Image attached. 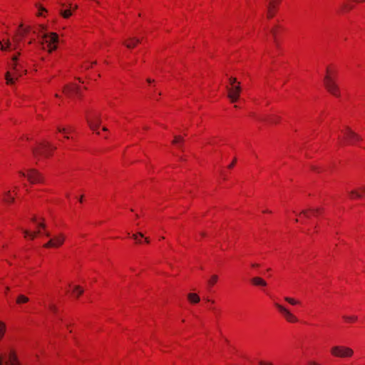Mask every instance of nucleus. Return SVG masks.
<instances>
[{"label":"nucleus","mask_w":365,"mask_h":365,"mask_svg":"<svg viewBox=\"0 0 365 365\" xmlns=\"http://www.w3.org/2000/svg\"><path fill=\"white\" fill-rule=\"evenodd\" d=\"M19 27H20V29H22L21 32L20 33V35L21 36L22 38H24V36L29 32L30 27L28 26V27L24 29L23 28V24H21Z\"/></svg>","instance_id":"23"},{"label":"nucleus","mask_w":365,"mask_h":365,"mask_svg":"<svg viewBox=\"0 0 365 365\" xmlns=\"http://www.w3.org/2000/svg\"><path fill=\"white\" fill-rule=\"evenodd\" d=\"M143 237V234L141 232H139L138 234L133 235L132 237L135 240L137 243H140L141 240L138 237Z\"/></svg>","instance_id":"29"},{"label":"nucleus","mask_w":365,"mask_h":365,"mask_svg":"<svg viewBox=\"0 0 365 365\" xmlns=\"http://www.w3.org/2000/svg\"><path fill=\"white\" fill-rule=\"evenodd\" d=\"M49 309H50L52 312H56V311H57V308H56V307L55 305H53V304H51V305H50V306H49Z\"/></svg>","instance_id":"38"},{"label":"nucleus","mask_w":365,"mask_h":365,"mask_svg":"<svg viewBox=\"0 0 365 365\" xmlns=\"http://www.w3.org/2000/svg\"><path fill=\"white\" fill-rule=\"evenodd\" d=\"M86 121L90 128L93 131H96L97 134H99V132L97 130L101 123V116L95 113L88 114L86 115Z\"/></svg>","instance_id":"7"},{"label":"nucleus","mask_w":365,"mask_h":365,"mask_svg":"<svg viewBox=\"0 0 365 365\" xmlns=\"http://www.w3.org/2000/svg\"><path fill=\"white\" fill-rule=\"evenodd\" d=\"M63 91L68 96H71L73 94L80 95V88L76 84L65 86Z\"/></svg>","instance_id":"13"},{"label":"nucleus","mask_w":365,"mask_h":365,"mask_svg":"<svg viewBox=\"0 0 365 365\" xmlns=\"http://www.w3.org/2000/svg\"><path fill=\"white\" fill-rule=\"evenodd\" d=\"M361 190H362L363 192H365V188H361Z\"/></svg>","instance_id":"59"},{"label":"nucleus","mask_w":365,"mask_h":365,"mask_svg":"<svg viewBox=\"0 0 365 365\" xmlns=\"http://www.w3.org/2000/svg\"><path fill=\"white\" fill-rule=\"evenodd\" d=\"M65 240V236L63 234H59L58 235H56L53 237V238H51L50 240L43 245V247L45 248H50V247H58L61 246Z\"/></svg>","instance_id":"10"},{"label":"nucleus","mask_w":365,"mask_h":365,"mask_svg":"<svg viewBox=\"0 0 365 365\" xmlns=\"http://www.w3.org/2000/svg\"><path fill=\"white\" fill-rule=\"evenodd\" d=\"M272 36H273V38H274V41L276 43V45H277V38H276V36H277V31L275 29H272L271 31H270Z\"/></svg>","instance_id":"31"},{"label":"nucleus","mask_w":365,"mask_h":365,"mask_svg":"<svg viewBox=\"0 0 365 365\" xmlns=\"http://www.w3.org/2000/svg\"><path fill=\"white\" fill-rule=\"evenodd\" d=\"M83 292V290L79 287V286H76L74 287V289L73 291V293L74 294H76L77 297L80 296L81 294H82Z\"/></svg>","instance_id":"25"},{"label":"nucleus","mask_w":365,"mask_h":365,"mask_svg":"<svg viewBox=\"0 0 365 365\" xmlns=\"http://www.w3.org/2000/svg\"><path fill=\"white\" fill-rule=\"evenodd\" d=\"M218 277L216 274H213L211 278L208 281V284L210 286H213L217 281Z\"/></svg>","instance_id":"24"},{"label":"nucleus","mask_w":365,"mask_h":365,"mask_svg":"<svg viewBox=\"0 0 365 365\" xmlns=\"http://www.w3.org/2000/svg\"><path fill=\"white\" fill-rule=\"evenodd\" d=\"M331 353L338 357H350L353 355L354 351L349 347L336 346L331 348Z\"/></svg>","instance_id":"6"},{"label":"nucleus","mask_w":365,"mask_h":365,"mask_svg":"<svg viewBox=\"0 0 365 365\" xmlns=\"http://www.w3.org/2000/svg\"><path fill=\"white\" fill-rule=\"evenodd\" d=\"M344 143L349 145H354L356 142L362 140L361 137L353 131L349 127H346L344 132Z\"/></svg>","instance_id":"5"},{"label":"nucleus","mask_w":365,"mask_h":365,"mask_svg":"<svg viewBox=\"0 0 365 365\" xmlns=\"http://www.w3.org/2000/svg\"><path fill=\"white\" fill-rule=\"evenodd\" d=\"M140 42V39L136 37H130L128 42H124L125 46L128 48H134L137 43Z\"/></svg>","instance_id":"14"},{"label":"nucleus","mask_w":365,"mask_h":365,"mask_svg":"<svg viewBox=\"0 0 365 365\" xmlns=\"http://www.w3.org/2000/svg\"><path fill=\"white\" fill-rule=\"evenodd\" d=\"M350 195L351 197H356V198H361L362 197V194L361 192H359L356 190H352L350 192Z\"/></svg>","instance_id":"28"},{"label":"nucleus","mask_w":365,"mask_h":365,"mask_svg":"<svg viewBox=\"0 0 365 365\" xmlns=\"http://www.w3.org/2000/svg\"><path fill=\"white\" fill-rule=\"evenodd\" d=\"M90 67H91V66H89L88 64L82 66V68H84L85 70L90 68Z\"/></svg>","instance_id":"44"},{"label":"nucleus","mask_w":365,"mask_h":365,"mask_svg":"<svg viewBox=\"0 0 365 365\" xmlns=\"http://www.w3.org/2000/svg\"><path fill=\"white\" fill-rule=\"evenodd\" d=\"M21 38H22L21 36V38H17L16 36L14 37V38H13V40L14 41V46H12L11 43L10 42V41L9 39L0 41L1 50V51H11V50L16 49L19 46V42L21 40Z\"/></svg>","instance_id":"9"},{"label":"nucleus","mask_w":365,"mask_h":365,"mask_svg":"<svg viewBox=\"0 0 365 365\" xmlns=\"http://www.w3.org/2000/svg\"><path fill=\"white\" fill-rule=\"evenodd\" d=\"M259 365H274V364L270 361H259Z\"/></svg>","instance_id":"36"},{"label":"nucleus","mask_w":365,"mask_h":365,"mask_svg":"<svg viewBox=\"0 0 365 365\" xmlns=\"http://www.w3.org/2000/svg\"><path fill=\"white\" fill-rule=\"evenodd\" d=\"M275 306L287 322L291 323H295L298 322V319L297 318V317H295L292 313H291L289 310H288L286 307L278 303H276Z\"/></svg>","instance_id":"11"},{"label":"nucleus","mask_w":365,"mask_h":365,"mask_svg":"<svg viewBox=\"0 0 365 365\" xmlns=\"http://www.w3.org/2000/svg\"><path fill=\"white\" fill-rule=\"evenodd\" d=\"M252 283L256 286H267V282L261 277H255L251 279Z\"/></svg>","instance_id":"15"},{"label":"nucleus","mask_w":365,"mask_h":365,"mask_svg":"<svg viewBox=\"0 0 365 365\" xmlns=\"http://www.w3.org/2000/svg\"><path fill=\"white\" fill-rule=\"evenodd\" d=\"M343 318L345 321H346L347 322H354L357 320V317L356 316H347V315H344L343 316Z\"/></svg>","instance_id":"21"},{"label":"nucleus","mask_w":365,"mask_h":365,"mask_svg":"<svg viewBox=\"0 0 365 365\" xmlns=\"http://www.w3.org/2000/svg\"><path fill=\"white\" fill-rule=\"evenodd\" d=\"M251 266H252V267H258L259 265V264H257V263H252V264H251Z\"/></svg>","instance_id":"46"},{"label":"nucleus","mask_w":365,"mask_h":365,"mask_svg":"<svg viewBox=\"0 0 365 365\" xmlns=\"http://www.w3.org/2000/svg\"><path fill=\"white\" fill-rule=\"evenodd\" d=\"M229 81H230V83L231 86H235V83H237V79L235 78L231 77V78H230Z\"/></svg>","instance_id":"35"},{"label":"nucleus","mask_w":365,"mask_h":365,"mask_svg":"<svg viewBox=\"0 0 365 365\" xmlns=\"http://www.w3.org/2000/svg\"><path fill=\"white\" fill-rule=\"evenodd\" d=\"M58 132H61V133H66V130L65 128H61L60 127L58 128Z\"/></svg>","instance_id":"43"},{"label":"nucleus","mask_w":365,"mask_h":365,"mask_svg":"<svg viewBox=\"0 0 365 365\" xmlns=\"http://www.w3.org/2000/svg\"><path fill=\"white\" fill-rule=\"evenodd\" d=\"M103 131H107V130H108V128H107L106 127H103Z\"/></svg>","instance_id":"52"},{"label":"nucleus","mask_w":365,"mask_h":365,"mask_svg":"<svg viewBox=\"0 0 365 365\" xmlns=\"http://www.w3.org/2000/svg\"><path fill=\"white\" fill-rule=\"evenodd\" d=\"M309 211L312 212L313 215H317L320 213L321 209L316 208V209H309Z\"/></svg>","instance_id":"32"},{"label":"nucleus","mask_w":365,"mask_h":365,"mask_svg":"<svg viewBox=\"0 0 365 365\" xmlns=\"http://www.w3.org/2000/svg\"><path fill=\"white\" fill-rule=\"evenodd\" d=\"M41 38V44L43 49L48 48V52H52L57 48L56 43L58 36L56 33H43L39 35Z\"/></svg>","instance_id":"2"},{"label":"nucleus","mask_w":365,"mask_h":365,"mask_svg":"<svg viewBox=\"0 0 365 365\" xmlns=\"http://www.w3.org/2000/svg\"><path fill=\"white\" fill-rule=\"evenodd\" d=\"M236 163V158L228 165V168H232Z\"/></svg>","instance_id":"39"},{"label":"nucleus","mask_w":365,"mask_h":365,"mask_svg":"<svg viewBox=\"0 0 365 365\" xmlns=\"http://www.w3.org/2000/svg\"><path fill=\"white\" fill-rule=\"evenodd\" d=\"M6 331V325L4 323L0 322V339H1Z\"/></svg>","instance_id":"26"},{"label":"nucleus","mask_w":365,"mask_h":365,"mask_svg":"<svg viewBox=\"0 0 365 365\" xmlns=\"http://www.w3.org/2000/svg\"><path fill=\"white\" fill-rule=\"evenodd\" d=\"M275 6L273 2H269L267 8V18L272 19L274 16Z\"/></svg>","instance_id":"16"},{"label":"nucleus","mask_w":365,"mask_h":365,"mask_svg":"<svg viewBox=\"0 0 365 365\" xmlns=\"http://www.w3.org/2000/svg\"><path fill=\"white\" fill-rule=\"evenodd\" d=\"M187 299L192 304L198 303L200 300V297L197 294H195V293L188 294Z\"/></svg>","instance_id":"17"},{"label":"nucleus","mask_w":365,"mask_h":365,"mask_svg":"<svg viewBox=\"0 0 365 365\" xmlns=\"http://www.w3.org/2000/svg\"><path fill=\"white\" fill-rule=\"evenodd\" d=\"M32 43V40H30L29 43L31 44Z\"/></svg>","instance_id":"58"},{"label":"nucleus","mask_w":365,"mask_h":365,"mask_svg":"<svg viewBox=\"0 0 365 365\" xmlns=\"http://www.w3.org/2000/svg\"><path fill=\"white\" fill-rule=\"evenodd\" d=\"M327 73L324 76V83L327 91L334 96H339V88L334 80L331 77L329 70L327 71Z\"/></svg>","instance_id":"3"},{"label":"nucleus","mask_w":365,"mask_h":365,"mask_svg":"<svg viewBox=\"0 0 365 365\" xmlns=\"http://www.w3.org/2000/svg\"><path fill=\"white\" fill-rule=\"evenodd\" d=\"M352 9V6L348 4H344L342 5V9H344V10H350Z\"/></svg>","instance_id":"33"},{"label":"nucleus","mask_w":365,"mask_h":365,"mask_svg":"<svg viewBox=\"0 0 365 365\" xmlns=\"http://www.w3.org/2000/svg\"><path fill=\"white\" fill-rule=\"evenodd\" d=\"M19 174L21 176L27 177L28 180L32 183L41 182L43 181L41 175L34 169L28 170L27 174L22 171H20Z\"/></svg>","instance_id":"8"},{"label":"nucleus","mask_w":365,"mask_h":365,"mask_svg":"<svg viewBox=\"0 0 365 365\" xmlns=\"http://www.w3.org/2000/svg\"><path fill=\"white\" fill-rule=\"evenodd\" d=\"M227 89L228 91L227 96L230 99L231 102H236L238 100L241 92L240 83H238L237 85L232 86L231 87L227 86Z\"/></svg>","instance_id":"12"},{"label":"nucleus","mask_w":365,"mask_h":365,"mask_svg":"<svg viewBox=\"0 0 365 365\" xmlns=\"http://www.w3.org/2000/svg\"><path fill=\"white\" fill-rule=\"evenodd\" d=\"M5 197L4 198V201L6 202H12L14 201V197H11L10 195V191H7L5 192Z\"/></svg>","instance_id":"20"},{"label":"nucleus","mask_w":365,"mask_h":365,"mask_svg":"<svg viewBox=\"0 0 365 365\" xmlns=\"http://www.w3.org/2000/svg\"><path fill=\"white\" fill-rule=\"evenodd\" d=\"M0 365H3L2 359L0 358Z\"/></svg>","instance_id":"54"},{"label":"nucleus","mask_w":365,"mask_h":365,"mask_svg":"<svg viewBox=\"0 0 365 365\" xmlns=\"http://www.w3.org/2000/svg\"><path fill=\"white\" fill-rule=\"evenodd\" d=\"M270 2H273L274 6H275V9L277 8V5L279 3V0H273V1H271Z\"/></svg>","instance_id":"42"},{"label":"nucleus","mask_w":365,"mask_h":365,"mask_svg":"<svg viewBox=\"0 0 365 365\" xmlns=\"http://www.w3.org/2000/svg\"><path fill=\"white\" fill-rule=\"evenodd\" d=\"M56 147L51 145L48 143H42L36 148H33L32 151L35 157L45 156L48 157L52 150H54Z\"/></svg>","instance_id":"4"},{"label":"nucleus","mask_w":365,"mask_h":365,"mask_svg":"<svg viewBox=\"0 0 365 365\" xmlns=\"http://www.w3.org/2000/svg\"><path fill=\"white\" fill-rule=\"evenodd\" d=\"M183 138L180 136H175L174 140L173 141V144L178 145L179 143L182 142Z\"/></svg>","instance_id":"30"},{"label":"nucleus","mask_w":365,"mask_h":365,"mask_svg":"<svg viewBox=\"0 0 365 365\" xmlns=\"http://www.w3.org/2000/svg\"><path fill=\"white\" fill-rule=\"evenodd\" d=\"M145 242H147V243H149V242H150L149 239H148V238H147V237H146V238H145Z\"/></svg>","instance_id":"50"},{"label":"nucleus","mask_w":365,"mask_h":365,"mask_svg":"<svg viewBox=\"0 0 365 365\" xmlns=\"http://www.w3.org/2000/svg\"><path fill=\"white\" fill-rule=\"evenodd\" d=\"M29 301V299L24 294H19L16 298V303L18 304L27 303Z\"/></svg>","instance_id":"18"},{"label":"nucleus","mask_w":365,"mask_h":365,"mask_svg":"<svg viewBox=\"0 0 365 365\" xmlns=\"http://www.w3.org/2000/svg\"><path fill=\"white\" fill-rule=\"evenodd\" d=\"M38 226L39 227H41V228H45V227H46L45 224H44V223H43V222H42V223H38Z\"/></svg>","instance_id":"45"},{"label":"nucleus","mask_w":365,"mask_h":365,"mask_svg":"<svg viewBox=\"0 0 365 365\" xmlns=\"http://www.w3.org/2000/svg\"><path fill=\"white\" fill-rule=\"evenodd\" d=\"M23 232H24V235H25V236H26H26H29V237H30V238H31V240L35 239V237H36V235H37L38 234H39V231L34 232H29L28 230H24Z\"/></svg>","instance_id":"19"},{"label":"nucleus","mask_w":365,"mask_h":365,"mask_svg":"<svg viewBox=\"0 0 365 365\" xmlns=\"http://www.w3.org/2000/svg\"><path fill=\"white\" fill-rule=\"evenodd\" d=\"M301 215H303L305 217H309V215H308V210L302 211Z\"/></svg>","instance_id":"37"},{"label":"nucleus","mask_w":365,"mask_h":365,"mask_svg":"<svg viewBox=\"0 0 365 365\" xmlns=\"http://www.w3.org/2000/svg\"><path fill=\"white\" fill-rule=\"evenodd\" d=\"M96 63H97V62H96V61H93V62H91V66H92V65H96Z\"/></svg>","instance_id":"51"},{"label":"nucleus","mask_w":365,"mask_h":365,"mask_svg":"<svg viewBox=\"0 0 365 365\" xmlns=\"http://www.w3.org/2000/svg\"><path fill=\"white\" fill-rule=\"evenodd\" d=\"M148 83H150L153 81V80H151L150 78L147 79Z\"/></svg>","instance_id":"48"},{"label":"nucleus","mask_w":365,"mask_h":365,"mask_svg":"<svg viewBox=\"0 0 365 365\" xmlns=\"http://www.w3.org/2000/svg\"><path fill=\"white\" fill-rule=\"evenodd\" d=\"M15 359H16L15 356L13 354H11L10 356H9V360H10V362H11V365H16L14 363V361Z\"/></svg>","instance_id":"34"},{"label":"nucleus","mask_w":365,"mask_h":365,"mask_svg":"<svg viewBox=\"0 0 365 365\" xmlns=\"http://www.w3.org/2000/svg\"><path fill=\"white\" fill-rule=\"evenodd\" d=\"M45 235L47 237H49L51 236V234L48 232H45Z\"/></svg>","instance_id":"47"},{"label":"nucleus","mask_w":365,"mask_h":365,"mask_svg":"<svg viewBox=\"0 0 365 365\" xmlns=\"http://www.w3.org/2000/svg\"><path fill=\"white\" fill-rule=\"evenodd\" d=\"M19 55L20 53L19 52L17 55H14L11 57L12 63L11 64V68L13 73H11L9 71L6 73L5 78L7 84H13L15 78L17 79L19 77L21 76L23 73L26 72L24 68L23 64L21 63H18V58Z\"/></svg>","instance_id":"1"},{"label":"nucleus","mask_w":365,"mask_h":365,"mask_svg":"<svg viewBox=\"0 0 365 365\" xmlns=\"http://www.w3.org/2000/svg\"><path fill=\"white\" fill-rule=\"evenodd\" d=\"M201 235H202V237H204V236H205V232H201Z\"/></svg>","instance_id":"56"},{"label":"nucleus","mask_w":365,"mask_h":365,"mask_svg":"<svg viewBox=\"0 0 365 365\" xmlns=\"http://www.w3.org/2000/svg\"><path fill=\"white\" fill-rule=\"evenodd\" d=\"M278 118H277V117H276V118H271V119L269 120V122H270V123H277V121Z\"/></svg>","instance_id":"41"},{"label":"nucleus","mask_w":365,"mask_h":365,"mask_svg":"<svg viewBox=\"0 0 365 365\" xmlns=\"http://www.w3.org/2000/svg\"><path fill=\"white\" fill-rule=\"evenodd\" d=\"M31 220L35 222L36 221V217H32Z\"/></svg>","instance_id":"49"},{"label":"nucleus","mask_w":365,"mask_h":365,"mask_svg":"<svg viewBox=\"0 0 365 365\" xmlns=\"http://www.w3.org/2000/svg\"><path fill=\"white\" fill-rule=\"evenodd\" d=\"M60 14L65 19H67V18L70 17L71 16V14H72V13H71L70 9L61 10L60 11Z\"/></svg>","instance_id":"22"},{"label":"nucleus","mask_w":365,"mask_h":365,"mask_svg":"<svg viewBox=\"0 0 365 365\" xmlns=\"http://www.w3.org/2000/svg\"><path fill=\"white\" fill-rule=\"evenodd\" d=\"M264 212H271L269 210H264Z\"/></svg>","instance_id":"57"},{"label":"nucleus","mask_w":365,"mask_h":365,"mask_svg":"<svg viewBox=\"0 0 365 365\" xmlns=\"http://www.w3.org/2000/svg\"><path fill=\"white\" fill-rule=\"evenodd\" d=\"M284 300L286 302H287L288 303H289L290 304H292V305H296V304H298L299 303L298 301L295 300L294 299L291 298V297H286L284 298Z\"/></svg>","instance_id":"27"},{"label":"nucleus","mask_w":365,"mask_h":365,"mask_svg":"<svg viewBox=\"0 0 365 365\" xmlns=\"http://www.w3.org/2000/svg\"><path fill=\"white\" fill-rule=\"evenodd\" d=\"M9 290V287H6V292H8V291Z\"/></svg>","instance_id":"53"},{"label":"nucleus","mask_w":365,"mask_h":365,"mask_svg":"<svg viewBox=\"0 0 365 365\" xmlns=\"http://www.w3.org/2000/svg\"><path fill=\"white\" fill-rule=\"evenodd\" d=\"M42 11H46V9H45L44 8H43V7H41H41L39 8V13H38V15H39V16H41V15H42V13H41Z\"/></svg>","instance_id":"40"},{"label":"nucleus","mask_w":365,"mask_h":365,"mask_svg":"<svg viewBox=\"0 0 365 365\" xmlns=\"http://www.w3.org/2000/svg\"><path fill=\"white\" fill-rule=\"evenodd\" d=\"M82 199H83V196H81V197H80V199H79V201H80L81 202H82Z\"/></svg>","instance_id":"55"}]
</instances>
